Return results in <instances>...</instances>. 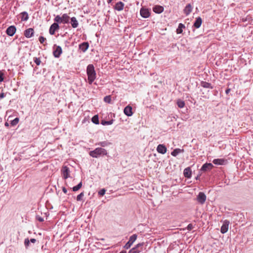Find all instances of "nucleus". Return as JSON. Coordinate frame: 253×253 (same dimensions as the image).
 <instances>
[{"mask_svg": "<svg viewBox=\"0 0 253 253\" xmlns=\"http://www.w3.org/2000/svg\"><path fill=\"white\" fill-rule=\"evenodd\" d=\"M88 83L91 84L96 78V74L94 67L92 64H89L86 68Z\"/></svg>", "mask_w": 253, "mask_h": 253, "instance_id": "1", "label": "nucleus"}, {"mask_svg": "<svg viewBox=\"0 0 253 253\" xmlns=\"http://www.w3.org/2000/svg\"><path fill=\"white\" fill-rule=\"evenodd\" d=\"M107 150L101 147L96 148L89 152V155L93 158H98L101 156L107 155Z\"/></svg>", "mask_w": 253, "mask_h": 253, "instance_id": "2", "label": "nucleus"}, {"mask_svg": "<svg viewBox=\"0 0 253 253\" xmlns=\"http://www.w3.org/2000/svg\"><path fill=\"white\" fill-rule=\"evenodd\" d=\"M137 235L133 234L129 237L128 241L124 246V248L126 249H129L133 243L137 239Z\"/></svg>", "mask_w": 253, "mask_h": 253, "instance_id": "3", "label": "nucleus"}, {"mask_svg": "<svg viewBox=\"0 0 253 253\" xmlns=\"http://www.w3.org/2000/svg\"><path fill=\"white\" fill-rule=\"evenodd\" d=\"M206 196L204 193L200 192L197 197V201L201 204L203 205L206 200Z\"/></svg>", "mask_w": 253, "mask_h": 253, "instance_id": "4", "label": "nucleus"}, {"mask_svg": "<svg viewBox=\"0 0 253 253\" xmlns=\"http://www.w3.org/2000/svg\"><path fill=\"white\" fill-rule=\"evenodd\" d=\"M140 13L141 16L145 18H148L150 15V10L148 8L143 7L140 9Z\"/></svg>", "mask_w": 253, "mask_h": 253, "instance_id": "5", "label": "nucleus"}, {"mask_svg": "<svg viewBox=\"0 0 253 253\" xmlns=\"http://www.w3.org/2000/svg\"><path fill=\"white\" fill-rule=\"evenodd\" d=\"M61 172L64 179H67L70 177V170L67 166H63L61 169Z\"/></svg>", "mask_w": 253, "mask_h": 253, "instance_id": "6", "label": "nucleus"}, {"mask_svg": "<svg viewBox=\"0 0 253 253\" xmlns=\"http://www.w3.org/2000/svg\"><path fill=\"white\" fill-rule=\"evenodd\" d=\"M16 28L14 26H10L6 30V33L9 36H13L15 33Z\"/></svg>", "mask_w": 253, "mask_h": 253, "instance_id": "7", "label": "nucleus"}, {"mask_svg": "<svg viewBox=\"0 0 253 253\" xmlns=\"http://www.w3.org/2000/svg\"><path fill=\"white\" fill-rule=\"evenodd\" d=\"M229 224V221H228L227 220H225V221H224V222H223V223L221 227V229H220V232L222 234H224L227 232V231L228 230Z\"/></svg>", "mask_w": 253, "mask_h": 253, "instance_id": "8", "label": "nucleus"}, {"mask_svg": "<svg viewBox=\"0 0 253 253\" xmlns=\"http://www.w3.org/2000/svg\"><path fill=\"white\" fill-rule=\"evenodd\" d=\"M59 28L58 23H54L50 27L49 33L50 35H53L55 34V32Z\"/></svg>", "mask_w": 253, "mask_h": 253, "instance_id": "9", "label": "nucleus"}, {"mask_svg": "<svg viewBox=\"0 0 253 253\" xmlns=\"http://www.w3.org/2000/svg\"><path fill=\"white\" fill-rule=\"evenodd\" d=\"M157 151L159 153L165 154L167 151V148L164 144H159L157 147Z\"/></svg>", "mask_w": 253, "mask_h": 253, "instance_id": "10", "label": "nucleus"}, {"mask_svg": "<svg viewBox=\"0 0 253 253\" xmlns=\"http://www.w3.org/2000/svg\"><path fill=\"white\" fill-rule=\"evenodd\" d=\"M62 52V48L60 46H57L55 50L53 51V55L56 58L60 57Z\"/></svg>", "mask_w": 253, "mask_h": 253, "instance_id": "11", "label": "nucleus"}, {"mask_svg": "<svg viewBox=\"0 0 253 253\" xmlns=\"http://www.w3.org/2000/svg\"><path fill=\"white\" fill-rule=\"evenodd\" d=\"M125 114L127 116H131L132 115V107L130 106H126L124 110Z\"/></svg>", "mask_w": 253, "mask_h": 253, "instance_id": "12", "label": "nucleus"}, {"mask_svg": "<svg viewBox=\"0 0 253 253\" xmlns=\"http://www.w3.org/2000/svg\"><path fill=\"white\" fill-rule=\"evenodd\" d=\"M124 3L122 1H119L116 3L115 6V9L118 11H122L123 10L124 7Z\"/></svg>", "mask_w": 253, "mask_h": 253, "instance_id": "13", "label": "nucleus"}, {"mask_svg": "<svg viewBox=\"0 0 253 253\" xmlns=\"http://www.w3.org/2000/svg\"><path fill=\"white\" fill-rule=\"evenodd\" d=\"M89 44L87 42H84L79 45V48L84 52H85L88 49Z\"/></svg>", "mask_w": 253, "mask_h": 253, "instance_id": "14", "label": "nucleus"}, {"mask_svg": "<svg viewBox=\"0 0 253 253\" xmlns=\"http://www.w3.org/2000/svg\"><path fill=\"white\" fill-rule=\"evenodd\" d=\"M183 174L185 177L190 178L192 174V171L190 168L188 167L185 169L183 171Z\"/></svg>", "mask_w": 253, "mask_h": 253, "instance_id": "15", "label": "nucleus"}, {"mask_svg": "<svg viewBox=\"0 0 253 253\" xmlns=\"http://www.w3.org/2000/svg\"><path fill=\"white\" fill-rule=\"evenodd\" d=\"M34 34V30L32 28H29L27 29L24 33V35L27 38H31L33 36Z\"/></svg>", "mask_w": 253, "mask_h": 253, "instance_id": "16", "label": "nucleus"}, {"mask_svg": "<svg viewBox=\"0 0 253 253\" xmlns=\"http://www.w3.org/2000/svg\"><path fill=\"white\" fill-rule=\"evenodd\" d=\"M164 7L160 5H156L153 8V11L156 13H161L164 11Z\"/></svg>", "mask_w": 253, "mask_h": 253, "instance_id": "17", "label": "nucleus"}, {"mask_svg": "<svg viewBox=\"0 0 253 253\" xmlns=\"http://www.w3.org/2000/svg\"><path fill=\"white\" fill-rule=\"evenodd\" d=\"M192 6L191 4H188L184 9V13L186 15H188L192 12Z\"/></svg>", "mask_w": 253, "mask_h": 253, "instance_id": "18", "label": "nucleus"}, {"mask_svg": "<svg viewBox=\"0 0 253 253\" xmlns=\"http://www.w3.org/2000/svg\"><path fill=\"white\" fill-rule=\"evenodd\" d=\"M213 166L211 163H206L203 165L201 170L203 171H207L211 169Z\"/></svg>", "mask_w": 253, "mask_h": 253, "instance_id": "19", "label": "nucleus"}, {"mask_svg": "<svg viewBox=\"0 0 253 253\" xmlns=\"http://www.w3.org/2000/svg\"><path fill=\"white\" fill-rule=\"evenodd\" d=\"M202 23V18L200 17L196 18V19L194 23V26L196 28H199L200 27Z\"/></svg>", "mask_w": 253, "mask_h": 253, "instance_id": "20", "label": "nucleus"}, {"mask_svg": "<svg viewBox=\"0 0 253 253\" xmlns=\"http://www.w3.org/2000/svg\"><path fill=\"white\" fill-rule=\"evenodd\" d=\"M143 245V243H139L135 247L133 248L134 249V252L135 253H139L142 250V247Z\"/></svg>", "mask_w": 253, "mask_h": 253, "instance_id": "21", "label": "nucleus"}, {"mask_svg": "<svg viewBox=\"0 0 253 253\" xmlns=\"http://www.w3.org/2000/svg\"><path fill=\"white\" fill-rule=\"evenodd\" d=\"M111 144L112 143L108 141H104L98 142L96 144V145L100 146L102 147H105Z\"/></svg>", "mask_w": 253, "mask_h": 253, "instance_id": "22", "label": "nucleus"}, {"mask_svg": "<svg viewBox=\"0 0 253 253\" xmlns=\"http://www.w3.org/2000/svg\"><path fill=\"white\" fill-rule=\"evenodd\" d=\"M213 163L217 165H223L225 163V160L223 159H215L212 161Z\"/></svg>", "mask_w": 253, "mask_h": 253, "instance_id": "23", "label": "nucleus"}, {"mask_svg": "<svg viewBox=\"0 0 253 253\" xmlns=\"http://www.w3.org/2000/svg\"><path fill=\"white\" fill-rule=\"evenodd\" d=\"M71 24L74 28H76L78 26L79 23L76 17H73L71 18Z\"/></svg>", "mask_w": 253, "mask_h": 253, "instance_id": "24", "label": "nucleus"}, {"mask_svg": "<svg viewBox=\"0 0 253 253\" xmlns=\"http://www.w3.org/2000/svg\"><path fill=\"white\" fill-rule=\"evenodd\" d=\"M201 86L207 88H213V86L211 85V84L210 83H207L206 82L202 81L201 82Z\"/></svg>", "mask_w": 253, "mask_h": 253, "instance_id": "25", "label": "nucleus"}, {"mask_svg": "<svg viewBox=\"0 0 253 253\" xmlns=\"http://www.w3.org/2000/svg\"><path fill=\"white\" fill-rule=\"evenodd\" d=\"M183 149H180L179 148L175 149L173 151L171 152V155L174 157H176L179 153L183 152Z\"/></svg>", "mask_w": 253, "mask_h": 253, "instance_id": "26", "label": "nucleus"}, {"mask_svg": "<svg viewBox=\"0 0 253 253\" xmlns=\"http://www.w3.org/2000/svg\"><path fill=\"white\" fill-rule=\"evenodd\" d=\"M62 23H68L69 22L70 17L67 14H64L61 17Z\"/></svg>", "mask_w": 253, "mask_h": 253, "instance_id": "27", "label": "nucleus"}, {"mask_svg": "<svg viewBox=\"0 0 253 253\" xmlns=\"http://www.w3.org/2000/svg\"><path fill=\"white\" fill-rule=\"evenodd\" d=\"M21 20L22 21H27L29 18L28 14L27 12H23L21 13Z\"/></svg>", "mask_w": 253, "mask_h": 253, "instance_id": "28", "label": "nucleus"}, {"mask_svg": "<svg viewBox=\"0 0 253 253\" xmlns=\"http://www.w3.org/2000/svg\"><path fill=\"white\" fill-rule=\"evenodd\" d=\"M185 28V26L184 24L182 23H180L178 25V28L176 30V32L177 34H181L182 33L183 29Z\"/></svg>", "mask_w": 253, "mask_h": 253, "instance_id": "29", "label": "nucleus"}, {"mask_svg": "<svg viewBox=\"0 0 253 253\" xmlns=\"http://www.w3.org/2000/svg\"><path fill=\"white\" fill-rule=\"evenodd\" d=\"M177 105L180 108H182L185 106V103L181 100H178L177 102Z\"/></svg>", "mask_w": 253, "mask_h": 253, "instance_id": "30", "label": "nucleus"}, {"mask_svg": "<svg viewBox=\"0 0 253 253\" xmlns=\"http://www.w3.org/2000/svg\"><path fill=\"white\" fill-rule=\"evenodd\" d=\"M82 186V182H80L77 185L73 187V191L74 192L79 190Z\"/></svg>", "mask_w": 253, "mask_h": 253, "instance_id": "31", "label": "nucleus"}, {"mask_svg": "<svg viewBox=\"0 0 253 253\" xmlns=\"http://www.w3.org/2000/svg\"><path fill=\"white\" fill-rule=\"evenodd\" d=\"M114 120H111L109 121H101V124L102 125L105 126V125H111L113 123Z\"/></svg>", "mask_w": 253, "mask_h": 253, "instance_id": "32", "label": "nucleus"}, {"mask_svg": "<svg viewBox=\"0 0 253 253\" xmlns=\"http://www.w3.org/2000/svg\"><path fill=\"white\" fill-rule=\"evenodd\" d=\"M92 122L95 124H99L98 117L97 115L94 116L92 118Z\"/></svg>", "mask_w": 253, "mask_h": 253, "instance_id": "33", "label": "nucleus"}, {"mask_svg": "<svg viewBox=\"0 0 253 253\" xmlns=\"http://www.w3.org/2000/svg\"><path fill=\"white\" fill-rule=\"evenodd\" d=\"M54 21L55 22V23H62V19H61V17H60L59 15H57L54 19Z\"/></svg>", "mask_w": 253, "mask_h": 253, "instance_id": "34", "label": "nucleus"}, {"mask_svg": "<svg viewBox=\"0 0 253 253\" xmlns=\"http://www.w3.org/2000/svg\"><path fill=\"white\" fill-rule=\"evenodd\" d=\"M19 119L18 118H16L13 120L11 121V125L12 126L16 125L19 122Z\"/></svg>", "mask_w": 253, "mask_h": 253, "instance_id": "35", "label": "nucleus"}, {"mask_svg": "<svg viewBox=\"0 0 253 253\" xmlns=\"http://www.w3.org/2000/svg\"><path fill=\"white\" fill-rule=\"evenodd\" d=\"M84 196V192L81 193L79 195H78L77 197V200L78 201H80L82 200L83 197Z\"/></svg>", "mask_w": 253, "mask_h": 253, "instance_id": "36", "label": "nucleus"}, {"mask_svg": "<svg viewBox=\"0 0 253 253\" xmlns=\"http://www.w3.org/2000/svg\"><path fill=\"white\" fill-rule=\"evenodd\" d=\"M104 101L108 103H110L111 101V98L110 96H106L104 98Z\"/></svg>", "mask_w": 253, "mask_h": 253, "instance_id": "37", "label": "nucleus"}, {"mask_svg": "<svg viewBox=\"0 0 253 253\" xmlns=\"http://www.w3.org/2000/svg\"><path fill=\"white\" fill-rule=\"evenodd\" d=\"M105 192L106 190L105 189H102L98 192V194L100 196H103L105 194Z\"/></svg>", "mask_w": 253, "mask_h": 253, "instance_id": "38", "label": "nucleus"}, {"mask_svg": "<svg viewBox=\"0 0 253 253\" xmlns=\"http://www.w3.org/2000/svg\"><path fill=\"white\" fill-rule=\"evenodd\" d=\"M29 244L30 240L28 238L25 239L24 241V245L26 248H28V247L29 246Z\"/></svg>", "mask_w": 253, "mask_h": 253, "instance_id": "39", "label": "nucleus"}, {"mask_svg": "<svg viewBox=\"0 0 253 253\" xmlns=\"http://www.w3.org/2000/svg\"><path fill=\"white\" fill-rule=\"evenodd\" d=\"M34 62L37 65H40L41 64V60L39 58H35Z\"/></svg>", "mask_w": 253, "mask_h": 253, "instance_id": "40", "label": "nucleus"}, {"mask_svg": "<svg viewBox=\"0 0 253 253\" xmlns=\"http://www.w3.org/2000/svg\"><path fill=\"white\" fill-rule=\"evenodd\" d=\"M39 41L41 43H43L45 41L46 39L44 38L42 36H40L39 37Z\"/></svg>", "mask_w": 253, "mask_h": 253, "instance_id": "41", "label": "nucleus"}, {"mask_svg": "<svg viewBox=\"0 0 253 253\" xmlns=\"http://www.w3.org/2000/svg\"><path fill=\"white\" fill-rule=\"evenodd\" d=\"M3 74L2 72L0 71V82H1L3 81Z\"/></svg>", "mask_w": 253, "mask_h": 253, "instance_id": "42", "label": "nucleus"}, {"mask_svg": "<svg viewBox=\"0 0 253 253\" xmlns=\"http://www.w3.org/2000/svg\"><path fill=\"white\" fill-rule=\"evenodd\" d=\"M193 228V225L192 224H189L187 226V229L188 230H191Z\"/></svg>", "mask_w": 253, "mask_h": 253, "instance_id": "43", "label": "nucleus"}, {"mask_svg": "<svg viewBox=\"0 0 253 253\" xmlns=\"http://www.w3.org/2000/svg\"><path fill=\"white\" fill-rule=\"evenodd\" d=\"M36 218L40 222H42L43 221V218L41 216H37Z\"/></svg>", "mask_w": 253, "mask_h": 253, "instance_id": "44", "label": "nucleus"}, {"mask_svg": "<svg viewBox=\"0 0 253 253\" xmlns=\"http://www.w3.org/2000/svg\"><path fill=\"white\" fill-rule=\"evenodd\" d=\"M30 242H31L32 243H35L36 242V240L35 239H31Z\"/></svg>", "mask_w": 253, "mask_h": 253, "instance_id": "45", "label": "nucleus"}, {"mask_svg": "<svg viewBox=\"0 0 253 253\" xmlns=\"http://www.w3.org/2000/svg\"><path fill=\"white\" fill-rule=\"evenodd\" d=\"M5 97V94L3 93H0V98H3Z\"/></svg>", "mask_w": 253, "mask_h": 253, "instance_id": "46", "label": "nucleus"}, {"mask_svg": "<svg viewBox=\"0 0 253 253\" xmlns=\"http://www.w3.org/2000/svg\"><path fill=\"white\" fill-rule=\"evenodd\" d=\"M62 191H63V192L64 193H65V194H66V193H67V190L65 187H63V189H62Z\"/></svg>", "mask_w": 253, "mask_h": 253, "instance_id": "47", "label": "nucleus"}, {"mask_svg": "<svg viewBox=\"0 0 253 253\" xmlns=\"http://www.w3.org/2000/svg\"><path fill=\"white\" fill-rule=\"evenodd\" d=\"M134 249H131L129 252L128 253H135L134 252Z\"/></svg>", "mask_w": 253, "mask_h": 253, "instance_id": "48", "label": "nucleus"}, {"mask_svg": "<svg viewBox=\"0 0 253 253\" xmlns=\"http://www.w3.org/2000/svg\"><path fill=\"white\" fill-rule=\"evenodd\" d=\"M230 91V88H227L226 90H225V92L226 94H228L229 93V92Z\"/></svg>", "mask_w": 253, "mask_h": 253, "instance_id": "49", "label": "nucleus"}, {"mask_svg": "<svg viewBox=\"0 0 253 253\" xmlns=\"http://www.w3.org/2000/svg\"><path fill=\"white\" fill-rule=\"evenodd\" d=\"M4 125L6 127H8L9 126V124L7 122H5V124H4Z\"/></svg>", "mask_w": 253, "mask_h": 253, "instance_id": "50", "label": "nucleus"}, {"mask_svg": "<svg viewBox=\"0 0 253 253\" xmlns=\"http://www.w3.org/2000/svg\"><path fill=\"white\" fill-rule=\"evenodd\" d=\"M112 0H108L107 2H108V3H111L112 1Z\"/></svg>", "mask_w": 253, "mask_h": 253, "instance_id": "51", "label": "nucleus"}, {"mask_svg": "<svg viewBox=\"0 0 253 253\" xmlns=\"http://www.w3.org/2000/svg\"><path fill=\"white\" fill-rule=\"evenodd\" d=\"M120 253H126V251H121Z\"/></svg>", "mask_w": 253, "mask_h": 253, "instance_id": "52", "label": "nucleus"}, {"mask_svg": "<svg viewBox=\"0 0 253 253\" xmlns=\"http://www.w3.org/2000/svg\"><path fill=\"white\" fill-rule=\"evenodd\" d=\"M8 112H9V111H6V114H7L8 113Z\"/></svg>", "mask_w": 253, "mask_h": 253, "instance_id": "53", "label": "nucleus"}, {"mask_svg": "<svg viewBox=\"0 0 253 253\" xmlns=\"http://www.w3.org/2000/svg\"><path fill=\"white\" fill-rule=\"evenodd\" d=\"M0 121H1V120H2V119L0 117Z\"/></svg>", "mask_w": 253, "mask_h": 253, "instance_id": "54", "label": "nucleus"}]
</instances>
